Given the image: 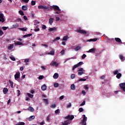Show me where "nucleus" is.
Returning <instances> with one entry per match:
<instances>
[{
    "mask_svg": "<svg viewBox=\"0 0 125 125\" xmlns=\"http://www.w3.org/2000/svg\"><path fill=\"white\" fill-rule=\"evenodd\" d=\"M51 10H54V14H60L61 13V9L57 5H52L50 6Z\"/></svg>",
    "mask_w": 125,
    "mask_h": 125,
    "instance_id": "f257e3e1",
    "label": "nucleus"
},
{
    "mask_svg": "<svg viewBox=\"0 0 125 125\" xmlns=\"http://www.w3.org/2000/svg\"><path fill=\"white\" fill-rule=\"evenodd\" d=\"M77 33H80V34H83V35H85L86 34H87V32L86 31L82 30V29H77L76 30Z\"/></svg>",
    "mask_w": 125,
    "mask_h": 125,
    "instance_id": "f03ea898",
    "label": "nucleus"
},
{
    "mask_svg": "<svg viewBox=\"0 0 125 125\" xmlns=\"http://www.w3.org/2000/svg\"><path fill=\"white\" fill-rule=\"evenodd\" d=\"M38 8L39 9H44V10H49L48 7L44 6L43 5H39Z\"/></svg>",
    "mask_w": 125,
    "mask_h": 125,
    "instance_id": "7ed1b4c3",
    "label": "nucleus"
},
{
    "mask_svg": "<svg viewBox=\"0 0 125 125\" xmlns=\"http://www.w3.org/2000/svg\"><path fill=\"white\" fill-rule=\"evenodd\" d=\"M75 118V116L74 115H68L66 117H65V120H70V121H72V120H73V119Z\"/></svg>",
    "mask_w": 125,
    "mask_h": 125,
    "instance_id": "20e7f679",
    "label": "nucleus"
},
{
    "mask_svg": "<svg viewBox=\"0 0 125 125\" xmlns=\"http://www.w3.org/2000/svg\"><path fill=\"white\" fill-rule=\"evenodd\" d=\"M119 86H120V88H121L123 91L125 92V83H120Z\"/></svg>",
    "mask_w": 125,
    "mask_h": 125,
    "instance_id": "39448f33",
    "label": "nucleus"
},
{
    "mask_svg": "<svg viewBox=\"0 0 125 125\" xmlns=\"http://www.w3.org/2000/svg\"><path fill=\"white\" fill-rule=\"evenodd\" d=\"M20 78V72L18 71L16 73V74L15 75V79L16 80H18Z\"/></svg>",
    "mask_w": 125,
    "mask_h": 125,
    "instance_id": "423d86ee",
    "label": "nucleus"
},
{
    "mask_svg": "<svg viewBox=\"0 0 125 125\" xmlns=\"http://www.w3.org/2000/svg\"><path fill=\"white\" fill-rule=\"evenodd\" d=\"M50 66H53V67H58L59 63L58 62H51L50 64Z\"/></svg>",
    "mask_w": 125,
    "mask_h": 125,
    "instance_id": "0eeeda50",
    "label": "nucleus"
},
{
    "mask_svg": "<svg viewBox=\"0 0 125 125\" xmlns=\"http://www.w3.org/2000/svg\"><path fill=\"white\" fill-rule=\"evenodd\" d=\"M96 51V48H93L90 49H89L88 51H87V52L88 53H94Z\"/></svg>",
    "mask_w": 125,
    "mask_h": 125,
    "instance_id": "6e6552de",
    "label": "nucleus"
},
{
    "mask_svg": "<svg viewBox=\"0 0 125 125\" xmlns=\"http://www.w3.org/2000/svg\"><path fill=\"white\" fill-rule=\"evenodd\" d=\"M0 22L3 23L4 22V18H3V14H0Z\"/></svg>",
    "mask_w": 125,
    "mask_h": 125,
    "instance_id": "1a4fd4ad",
    "label": "nucleus"
},
{
    "mask_svg": "<svg viewBox=\"0 0 125 125\" xmlns=\"http://www.w3.org/2000/svg\"><path fill=\"white\" fill-rule=\"evenodd\" d=\"M48 54L50 55H54V54H55V50L54 49H52V50H51L50 52L48 53Z\"/></svg>",
    "mask_w": 125,
    "mask_h": 125,
    "instance_id": "9d476101",
    "label": "nucleus"
},
{
    "mask_svg": "<svg viewBox=\"0 0 125 125\" xmlns=\"http://www.w3.org/2000/svg\"><path fill=\"white\" fill-rule=\"evenodd\" d=\"M57 28L54 27L53 28H50L49 29V32H53V31H57Z\"/></svg>",
    "mask_w": 125,
    "mask_h": 125,
    "instance_id": "9b49d317",
    "label": "nucleus"
},
{
    "mask_svg": "<svg viewBox=\"0 0 125 125\" xmlns=\"http://www.w3.org/2000/svg\"><path fill=\"white\" fill-rule=\"evenodd\" d=\"M83 119L82 122L86 123V121L87 120V118L85 117V115H83Z\"/></svg>",
    "mask_w": 125,
    "mask_h": 125,
    "instance_id": "f8f14e48",
    "label": "nucleus"
},
{
    "mask_svg": "<svg viewBox=\"0 0 125 125\" xmlns=\"http://www.w3.org/2000/svg\"><path fill=\"white\" fill-rule=\"evenodd\" d=\"M71 124V121L68 120L64 121V123L62 124L63 125H68Z\"/></svg>",
    "mask_w": 125,
    "mask_h": 125,
    "instance_id": "ddd939ff",
    "label": "nucleus"
},
{
    "mask_svg": "<svg viewBox=\"0 0 125 125\" xmlns=\"http://www.w3.org/2000/svg\"><path fill=\"white\" fill-rule=\"evenodd\" d=\"M41 88L42 90H43V91L44 90H46V88H47L46 85L43 84V85L42 86Z\"/></svg>",
    "mask_w": 125,
    "mask_h": 125,
    "instance_id": "4468645a",
    "label": "nucleus"
},
{
    "mask_svg": "<svg viewBox=\"0 0 125 125\" xmlns=\"http://www.w3.org/2000/svg\"><path fill=\"white\" fill-rule=\"evenodd\" d=\"M54 20V19L50 18L49 19V23L50 24V25H52V23H53V21Z\"/></svg>",
    "mask_w": 125,
    "mask_h": 125,
    "instance_id": "2eb2a0df",
    "label": "nucleus"
},
{
    "mask_svg": "<svg viewBox=\"0 0 125 125\" xmlns=\"http://www.w3.org/2000/svg\"><path fill=\"white\" fill-rule=\"evenodd\" d=\"M115 40L116 42H119V43L122 42V40H121V39L119 38H115Z\"/></svg>",
    "mask_w": 125,
    "mask_h": 125,
    "instance_id": "dca6fc26",
    "label": "nucleus"
},
{
    "mask_svg": "<svg viewBox=\"0 0 125 125\" xmlns=\"http://www.w3.org/2000/svg\"><path fill=\"white\" fill-rule=\"evenodd\" d=\"M8 91V89H7V88H4L3 89V92L4 94H6Z\"/></svg>",
    "mask_w": 125,
    "mask_h": 125,
    "instance_id": "f3484780",
    "label": "nucleus"
},
{
    "mask_svg": "<svg viewBox=\"0 0 125 125\" xmlns=\"http://www.w3.org/2000/svg\"><path fill=\"white\" fill-rule=\"evenodd\" d=\"M59 77V75L58 74V73H55L53 76V78L54 79H58Z\"/></svg>",
    "mask_w": 125,
    "mask_h": 125,
    "instance_id": "a211bd4d",
    "label": "nucleus"
},
{
    "mask_svg": "<svg viewBox=\"0 0 125 125\" xmlns=\"http://www.w3.org/2000/svg\"><path fill=\"white\" fill-rule=\"evenodd\" d=\"M15 44L16 45H23V43L22 42H17L15 43Z\"/></svg>",
    "mask_w": 125,
    "mask_h": 125,
    "instance_id": "6ab92c4d",
    "label": "nucleus"
},
{
    "mask_svg": "<svg viewBox=\"0 0 125 125\" xmlns=\"http://www.w3.org/2000/svg\"><path fill=\"white\" fill-rule=\"evenodd\" d=\"M70 88L72 90H75L76 89V87L75 86V84H72L70 86Z\"/></svg>",
    "mask_w": 125,
    "mask_h": 125,
    "instance_id": "aec40b11",
    "label": "nucleus"
},
{
    "mask_svg": "<svg viewBox=\"0 0 125 125\" xmlns=\"http://www.w3.org/2000/svg\"><path fill=\"white\" fill-rule=\"evenodd\" d=\"M122 77V74L121 73H119L117 74H116V78L117 79H120Z\"/></svg>",
    "mask_w": 125,
    "mask_h": 125,
    "instance_id": "412c9836",
    "label": "nucleus"
},
{
    "mask_svg": "<svg viewBox=\"0 0 125 125\" xmlns=\"http://www.w3.org/2000/svg\"><path fill=\"white\" fill-rule=\"evenodd\" d=\"M85 73V72L84 71H78V76H82V75H83Z\"/></svg>",
    "mask_w": 125,
    "mask_h": 125,
    "instance_id": "4be33fe9",
    "label": "nucleus"
},
{
    "mask_svg": "<svg viewBox=\"0 0 125 125\" xmlns=\"http://www.w3.org/2000/svg\"><path fill=\"white\" fill-rule=\"evenodd\" d=\"M21 9H22V10H27V9H28V7H27V6L25 5H23L21 7Z\"/></svg>",
    "mask_w": 125,
    "mask_h": 125,
    "instance_id": "5701e85b",
    "label": "nucleus"
},
{
    "mask_svg": "<svg viewBox=\"0 0 125 125\" xmlns=\"http://www.w3.org/2000/svg\"><path fill=\"white\" fill-rule=\"evenodd\" d=\"M69 37L68 36H65L62 38V41H67Z\"/></svg>",
    "mask_w": 125,
    "mask_h": 125,
    "instance_id": "b1692460",
    "label": "nucleus"
},
{
    "mask_svg": "<svg viewBox=\"0 0 125 125\" xmlns=\"http://www.w3.org/2000/svg\"><path fill=\"white\" fill-rule=\"evenodd\" d=\"M82 47L81 46H77L76 47L74 48V50L75 51H78V50H80Z\"/></svg>",
    "mask_w": 125,
    "mask_h": 125,
    "instance_id": "393cba45",
    "label": "nucleus"
},
{
    "mask_svg": "<svg viewBox=\"0 0 125 125\" xmlns=\"http://www.w3.org/2000/svg\"><path fill=\"white\" fill-rule=\"evenodd\" d=\"M9 82L11 88H14V87L13 86V82L11 81V80H9Z\"/></svg>",
    "mask_w": 125,
    "mask_h": 125,
    "instance_id": "a878e982",
    "label": "nucleus"
},
{
    "mask_svg": "<svg viewBox=\"0 0 125 125\" xmlns=\"http://www.w3.org/2000/svg\"><path fill=\"white\" fill-rule=\"evenodd\" d=\"M14 46V45H13V44H10V45H9L8 47V49H9V50H11V49H12V48H13Z\"/></svg>",
    "mask_w": 125,
    "mask_h": 125,
    "instance_id": "bb28decb",
    "label": "nucleus"
},
{
    "mask_svg": "<svg viewBox=\"0 0 125 125\" xmlns=\"http://www.w3.org/2000/svg\"><path fill=\"white\" fill-rule=\"evenodd\" d=\"M35 117L34 115L31 116L29 118H28V121H32V120H34L35 119Z\"/></svg>",
    "mask_w": 125,
    "mask_h": 125,
    "instance_id": "cd10ccee",
    "label": "nucleus"
},
{
    "mask_svg": "<svg viewBox=\"0 0 125 125\" xmlns=\"http://www.w3.org/2000/svg\"><path fill=\"white\" fill-rule=\"evenodd\" d=\"M28 111H30V112H34V108L31 106H30L28 108Z\"/></svg>",
    "mask_w": 125,
    "mask_h": 125,
    "instance_id": "c85d7f7f",
    "label": "nucleus"
},
{
    "mask_svg": "<svg viewBox=\"0 0 125 125\" xmlns=\"http://www.w3.org/2000/svg\"><path fill=\"white\" fill-rule=\"evenodd\" d=\"M27 96L29 97L30 98H33V97H34V95L31 94L30 93H29L27 94Z\"/></svg>",
    "mask_w": 125,
    "mask_h": 125,
    "instance_id": "c756f323",
    "label": "nucleus"
},
{
    "mask_svg": "<svg viewBox=\"0 0 125 125\" xmlns=\"http://www.w3.org/2000/svg\"><path fill=\"white\" fill-rule=\"evenodd\" d=\"M19 30H20V31H23V32H26V31H27V28H19Z\"/></svg>",
    "mask_w": 125,
    "mask_h": 125,
    "instance_id": "7c9ffc66",
    "label": "nucleus"
},
{
    "mask_svg": "<svg viewBox=\"0 0 125 125\" xmlns=\"http://www.w3.org/2000/svg\"><path fill=\"white\" fill-rule=\"evenodd\" d=\"M114 75H117V74H119V70L116 69L115 71H114L113 72Z\"/></svg>",
    "mask_w": 125,
    "mask_h": 125,
    "instance_id": "2f4dec72",
    "label": "nucleus"
},
{
    "mask_svg": "<svg viewBox=\"0 0 125 125\" xmlns=\"http://www.w3.org/2000/svg\"><path fill=\"white\" fill-rule=\"evenodd\" d=\"M78 67H79V66H78V65L77 64H75V65L73 66V68H72V70H73V71H75V69H76V68H78Z\"/></svg>",
    "mask_w": 125,
    "mask_h": 125,
    "instance_id": "473e14b6",
    "label": "nucleus"
},
{
    "mask_svg": "<svg viewBox=\"0 0 125 125\" xmlns=\"http://www.w3.org/2000/svg\"><path fill=\"white\" fill-rule=\"evenodd\" d=\"M85 81H86V79L81 78L78 81V82H77V83L79 82H85Z\"/></svg>",
    "mask_w": 125,
    "mask_h": 125,
    "instance_id": "72a5a7b5",
    "label": "nucleus"
},
{
    "mask_svg": "<svg viewBox=\"0 0 125 125\" xmlns=\"http://www.w3.org/2000/svg\"><path fill=\"white\" fill-rule=\"evenodd\" d=\"M16 125H25V123H24V122H19L18 124H16Z\"/></svg>",
    "mask_w": 125,
    "mask_h": 125,
    "instance_id": "f704fd0d",
    "label": "nucleus"
},
{
    "mask_svg": "<svg viewBox=\"0 0 125 125\" xmlns=\"http://www.w3.org/2000/svg\"><path fill=\"white\" fill-rule=\"evenodd\" d=\"M59 40H60V38L59 37H57V38H56L54 40H53V42H55L57 41H59Z\"/></svg>",
    "mask_w": 125,
    "mask_h": 125,
    "instance_id": "c9c22d12",
    "label": "nucleus"
},
{
    "mask_svg": "<svg viewBox=\"0 0 125 125\" xmlns=\"http://www.w3.org/2000/svg\"><path fill=\"white\" fill-rule=\"evenodd\" d=\"M9 58L11 59V60H12V61H16V59L14 58V57H11L10 56Z\"/></svg>",
    "mask_w": 125,
    "mask_h": 125,
    "instance_id": "e433bc0d",
    "label": "nucleus"
},
{
    "mask_svg": "<svg viewBox=\"0 0 125 125\" xmlns=\"http://www.w3.org/2000/svg\"><path fill=\"white\" fill-rule=\"evenodd\" d=\"M78 72H85V70L83 68H81L79 69Z\"/></svg>",
    "mask_w": 125,
    "mask_h": 125,
    "instance_id": "4c0bfd02",
    "label": "nucleus"
},
{
    "mask_svg": "<svg viewBox=\"0 0 125 125\" xmlns=\"http://www.w3.org/2000/svg\"><path fill=\"white\" fill-rule=\"evenodd\" d=\"M35 32H39L40 31V28H39V26H37L36 27L35 29L34 30Z\"/></svg>",
    "mask_w": 125,
    "mask_h": 125,
    "instance_id": "58836bf2",
    "label": "nucleus"
},
{
    "mask_svg": "<svg viewBox=\"0 0 125 125\" xmlns=\"http://www.w3.org/2000/svg\"><path fill=\"white\" fill-rule=\"evenodd\" d=\"M19 13H20V14H21V16H23V15H24V12H23L22 10H20L19 11Z\"/></svg>",
    "mask_w": 125,
    "mask_h": 125,
    "instance_id": "ea45409f",
    "label": "nucleus"
},
{
    "mask_svg": "<svg viewBox=\"0 0 125 125\" xmlns=\"http://www.w3.org/2000/svg\"><path fill=\"white\" fill-rule=\"evenodd\" d=\"M17 92L18 93V96H20V95H21V92L20 91V90H17Z\"/></svg>",
    "mask_w": 125,
    "mask_h": 125,
    "instance_id": "a19ab883",
    "label": "nucleus"
},
{
    "mask_svg": "<svg viewBox=\"0 0 125 125\" xmlns=\"http://www.w3.org/2000/svg\"><path fill=\"white\" fill-rule=\"evenodd\" d=\"M83 64V62H80L78 63H77V65L78 66V67H79V66H82Z\"/></svg>",
    "mask_w": 125,
    "mask_h": 125,
    "instance_id": "79ce46f5",
    "label": "nucleus"
},
{
    "mask_svg": "<svg viewBox=\"0 0 125 125\" xmlns=\"http://www.w3.org/2000/svg\"><path fill=\"white\" fill-rule=\"evenodd\" d=\"M56 104H52L50 106V108H52L53 109H54V108H56Z\"/></svg>",
    "mask_w": 125,
    "mask_h": 125,
    "instance_id": "37998d69",
    "label": "nucleus"
},
{
    "mask_svg": "<svg viewBox=\"0 0 125 125\" xmlns=\"http://www.w3.org/2000/svg\"><path fill=\"white\" fill-rule=\"evenodd\" d=\"M43 101H44L45 104H48V100L47 99H43Z\"/></svg>",
    "mask_w": 125,
    "mask_h": 125,
    "instance_id": "c03bdc74",
    "label": "nucleus"
},
{
    "mask_svg": "<svg viewBox=\"0 0 125 125\" xmlns=\"http://www.w3.org/2000/svg\"><path fill=\"white\" fill-rule=\"evenodd\" d=\"M54 87H58L59 86V84L58 83H55L54 84Z\"/></svg>",
    "mask_w": 125,
    "mask_h": 125,
    "instance_id": "a18cd8bd",
    "label": "nucleus"
},
{
    "mask_svg": "<svg viewBox=\"0 0 125 125\" xmlns=\"http://www.w3.org/2000/svg\"><path fill=\"white\" fill-rule=\"evenodd\" d=\"M71 79H75V78H76V75L74 74H73L71 75Z\"/></svg>",
    "mask_w": 125,
    "mask_h": 125,
    "instance_id": "49530a36",
    "label": "nucleus"
},
{
    "mask_svg": "<svg viewBox=\"0 0 125 125\" xmlns=\"http://www.w3.org/2000/svg\"><path fill=\"white\" fill-rule=\"evenodd\" d=\"M79 111L80 113H82V112H83V107H81L79 109Z\"/></svg>",
    "mask_w": 125,
    "mask_h": 125,
    "instance_id": "de8ad7c7",
    "label": "nucleus"
},
{
    "mask_svg": "<svg viewBox=\"0 0 125 125\" xmlns=\"http://www.w3.org/2000/svg\"><path fill=\"white\" fill-rule=\"evenodd\" d=\"M83 88H84V89H86V90H88V86H87V85H85Z\"/></svg>",
    "mask_w": 125,
    "mask_h": 125,
    "instance_id": "09e8293b",
    "label": "nucleus"
},
{
    "mask_svg": "<svg viewBox=\"0 0 125 125\" xmlns=\"http://www.w3.org/2000/svg\"><path fill=\"white\" fill-rule=\"evenodd\" d=\"M85 105V101H83L82 104H81L80 106H83Z\"/></svg>",
    "mask_w": 125,
    "mask_h": 125,
    "instance_id": "8fccbe9b",
    "label": "nucleus"
},
{
    "mask_svg": "<svg viewBox=\"0 0 125 125\" xmlns=\"http://www.w3.org/2000/svg\"><path fill=\"white\" fill-rule=\"evenodd\" d=\"M119 58L121 59V60L123 61V60L124 59V56H123V55H121L119 56Z\"/></svg>",
    "mask_w": 125,
    "mask_h": 125,
    "instance_id": "3c124183",
    "label": "nucleus"
},
{
    "mask_svg": "<svg viewBox=\"0 0 125 125\" xmlns=\"http://www.w3.org/2000/svg\"><path fill=\"white\" fill-rule=\"evenodd\" d=\"M71 106H72V104H71V103H70L69 104L67 105L66 108H71Z\"/></svg>",
    "mask_w": 125,
    "mask_h": 125,
    "instance_id": "603ef678",
    "label": "nucleus"
},
{
    "mask_svg": "<svg viewBox=\"0 0 125 125\" xmlns=\"http://www.w3.org/2000/svg\"><path fill=\"white\" fill-rule=\"evenodd\" d=\"M7 28H8V27L3 26V27H2V29L4 31H6V30H7Z\"/></svg>",
    "mask_w": 125,
    "mask_h": 125,
    "instance_id": "864d4df0",
    "label": "nucleus"
},
{
    "mask_svg": "<svg viewBox=\"0 0 125 125\" xmlns=\"http://www.w3.org/2000/svg\"><path fill=\"white\" fill-rule=\"evenodd\" d=\"M85 57H86V55H85V54H83L82 56V59H84Z\"/></svg>",
    "mask_w": 125,
    "mask_h": 125,
    "instance_id": "5fc2aeb1",
    "label": "nucleus"
},
{
    "mask_svg": "<svg viewBox=\"0 0 125 125\" xmlns=\"http://www.w3.org/2000/svg\"><path fill=\"white\" fill-rule=\"evenodd\" d=\"M36 4V1L32 0L31 1V5H35Z\"/></svg>",
    "mask_w": 125,
    "mask_h": 125,
    "instance_id": "6e6d98bb",
    "label": "nucleus"
},
{
    "mask_svg": "<svg viewBox=\"0 0 125 125\" xmlns=\"http://www.w3.org/2000/svg\"><path fill=\"white\" fill-rule=\"evenodd\" d=\"M58 113H60V109H58L55 111V114H58Z\"/></svg>",
    "mask_w": 125,
    "mask_h": 125,
    "instance_id": "4d7b16f0",
    "label": "nucleus"
},
{
    "mask_svg": "<svg viewBox=\"0 0 125 125\" xmlns=\"http://www.w3.org/2000/svg\"><path fill=\"white\" fill-rule=\"evenodd\" d=\"M61 54H62V55H63V54H65V50H62L61 51Z\"/></svg>",
    "mask_w": 125,
    "mask_h": 125,
    "instance_id": "13d9d810",
    "label": "nucleus"
},
{
    "mask_svg": "<svg viewBox=\"0 0 125 125\" xmlns=\"http://www.w3.org/2000/svg\"><path fill=\"white\" fill-rule=\"evenodd\" d=\"M50 121V116L48 115L47 117V121L49 122Z\"/></svg>",
    "mask_w": 125,
    "mask_h": 125,
    "instance_id": "bf43d9fd",
    "label": "nucleus"
},
{
    "mask_svg": "<svg viewBox=\"0 0 125 125\" xmlns=\"http://www.w3.org/2000/svg\"><path fill=\"white\" fill-rule=\"evenodd\" d=\"M39 80H42V79H43V76L42 75H41L39 77Z\"/></svg>",
    "mask_w": 125,
    "mask_h": 125,
    "instance_id": "052dcab7",
    "label": "nucleus"
},
{
    "mask_svg": "<svg viewBox=\"0 0 125 125\" xmlns=\"http://www.w3.org/2000/svg\"><path fill=\"white\" fill-rule=\"evenodd\" d=\"M2 35H3V32H2V30H1L0 29V37H1V36H2Z\"/></svg>",
    "mask_w": 125,
    "mask_h": 125,
    "instance_id": "680f3d73",
    "label": "nucleus"
},
{
    "mask_svg": "<svg viewBox=\"0 0 125 125\" xmlns=\"http://www.w3.org/2000/svg\"><path fill=\"white\" fill-rule=\"evenodd\" d=\"M82 94H83V95H85V94H86V92L84 90H83L82 91Z\"/></svg>",
    "mask_w": 125,
    "mask_h": 125,
    "instance_id": "e2e57ef3",
    "label": "nucleus"
},
{
    "mask_svg": "<svg viewBox=\"0 0 125 125\" xmlns=\"http://www.w3.org/2000/svg\"><path fill=\"white\" fill-rule=\"evenodd\" d=\"M42 29H46V26H45V25H44V24H43L42 25Z\"/></svg>",
    "mask_w": 125,
    "mask_h": 125,
    "instance_id": "0e129e2a",
    "label": "nucleus"
},
{
    "mask_svg": "<svg viewBox=\"0 0 125 125\" xmlns=\"http://www.w3.org/2000/svg\"><path fill=\"white\" fill-rule=\"evenodd\" d=\"M23 18L24 20H28V18L26 16H24Z\"/></svg>",
    "mask_w": 125,
    "mask_h": 125,
    "instance_id": "69168bd1",
    "label": "nucleus"
},
{
    "mask_svg": "<svg viewBox=\"0 0 125 125\" xmlns=\"http://www.w3.org/2000/svg\"><path fill=\"white\" fill-rule=\"evenodd\" d=\"M101 80H104L105 79V75H103L102 77L100 78Z\"/></svg>",
    "mask_w": 125,
    "mask_h": 125,
    "instance_id": "338daca9",
    "label": "nucleus"
},
{
    "mask_svg": "<svg viewBox=\"0 0 125 125\" xmlns=\"http://www.w3.org/2000/svg\"><path fill=\"white\" fill-rule=\"evenodd\" d=\"M18 27V24H15V25H13V28H17Z\"/></svg>",
    "mask_w": 125,
    "mask_h": 125,
    "instance_id": "774afa93",
    "label": "nucleus"
}]
</instances>
